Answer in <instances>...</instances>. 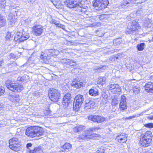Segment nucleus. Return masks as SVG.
<instances>
[{"label":"nucleus","instance_id":"1","mask_svg":"<svg viewBox=\"0 0 153 153\" xmlns=\"http://www.w3.org/2000/svg\"><path fill=\"white\" fill-rule=\"evenodd\" d=\"M81 2V0H68L67 2V6L70 8L77 7L78 11L85 13L87 11L88 7L86 6H83Z\"/></svg>","mask_w":153,"mask_h":153},{"label":"nucleus","instance_id":"2","mask_svg":"<svg viewBox=\"0 0 153 153\" xmlns=\"http://www.w3.org/2000/svg\"><path fill=\"white\" fill-rule=\"evenodd\" d=\"M44 133V129L38 126H31L27 128L26 131V134L31 137L42 135Z\"/></svg>","mask_w":153,"mask_h":153},{"label":"nucleus","instance_id":"3","mask_svg":"<svg viewBox=\"0 0 153 153\" xmlns=\"http://www.w3.org/2000/svg\"><path fill=\"white\" fill-rule=\"evenodd\" d=\"M100 135L95 134H92L89 131H85L83 133L77 137L78 141H81V140H87L92 139L94 137H99Z\"/></svg>","mask_w":153,"mask_h":153},{"label":"nucleus","instance_id":"4","mask_svg":"<svg viewBox=\"0 0 153 153\" xmlns=\"http://www.w3.org/2000/svg\"><path fill=\"white\" fill-rule=\"evenodd\" d=\"M108 4V0H96L93 6L96 10H100L105 8Z\"/></svg>","mask_w":153,"mask_h":153},{"label":"nucleus","instance_id":"5","mask_svg":"<svg viewBox=\"0 0 153 153\" xmlns=\"http://www.w3.org/2000/svg\"><path fill=\"white\" fill-rule=\"evenodd\" d=\"M7 88L14 92H19L23 90V86L18 83L10 82L6 83Z\"/></svg>","mask_w":153,"mask_h":153},{"label":"nucleus","instance_id":"6","mask_svg":"<svg viewBox=\"0 0 153 153\" xmlns=\"http://www.w3.org/2000/svg\"><path fill=\"white\" fill-rule=\"evenodd\" d=\"M84 100L83 96L78 95L75 97L73 109L76 111H78L80 107Z\"/></svg>","mask_w":153,"mask_h":153},{"label":"nucleus","instance_id":"7","mask_svg":"<svg viewBox=\"0 0 153 153\" xmlns=\"http://www.w3.org/2000/svg\"><path fill=\"white\" fill-rule=\"evenodd\" d=\"M49 96L50 99L53 102L58 101L61 97L60 93L56 89L51 90L49 93Z\"/></svg>","mask_w":153,"mask_h":153},{"label":"nucleus","instance_id":"8","mask_svg":"<svg viewBox=\"0 0 153 153\" xmlns=\"http://www.w3.org/2000/svg\"><path fill=\"white\" fill-rule=\"evenodd\" d=\"M29 37V35L28 33L23 34H22L21 33L17 32L16 33L14 39L15 41H18L19 42H23L26 40Z\"/></svg>","mask_w":153,"mask_h":153},{"label":"nucleus","instance_id":"9","mask_svg":"<svg viewBox=\"0 0 153 153\" xmlns=\"http://www.w3.org/2000/svg\"><path fill=\"white\" fill-rule=\"evenodd\" d=\"M140 28V27L137 22L133 21L131 23V25L128 32L129 34H135L137 31H138Z\"/></svg>","mask_w":153,"mask_h":153},{"label":"nucleus","instance_id":"10","mask_svg":"<svg viewBox=\"0 0 153 153\" xmlns=\"http://www.w3.org/2000/svg\"><path fill=\"white\" fill-rule=\"evenodd\" d=\"M32 29L34 34L37 36H40L44 31L43 27L40 25H38L33 26Z\"/></svg>","mask_w":153,"mask_h":153},{"label":"nucleus","instance_id":"11","mask_svg":"<svg viewBox=\"0 0 153 153\" xmlns=\"http://www.w3.org/2000/svg\"><path fill=\"white\" fill-rule=\"evenodd\" d=\"M88 119L94 122L101 123L105 121L106 119L102 116L95 115L89 116L88 117Z\"/></svg>","mask_w":153,"mask_h":153},{"label":"nucleus","instance_id":"12","mask_svg":"<svg viewBox=\"0 0 153 153\" xmlns=\"http://www.w3.org/2000/svg\"><path fill=\"white\" fill-rule=\"evenodd\" d=\"M108 89L112 90L111 92L114 94L117 93L121 91V89L119 85L116 84H111L108 86Z\"/></svg>","mask_w":153,"mask_h":153},{"label":"nucleus","instance_id":"13","mask_svg":"<svg viewBox=\"0 0 153 153\" xmlns=\"http://www.w3.org/2000/svg\"><path fill=\"white\" fill-rule=\"evenodd\" d=\"M9 98L10 101L16 103H18L20 105L22 103V100L20 99L18 95L16 94L10 95H9Z\"/></svg>","mask_w":153,"mask_h":153},{"label":"nucleus","instance_id":"14","mask_svg":"<svg viewBox=\"0 0 153 153\" xmlns=\"http://www.w3.org/2000/svg\"><path fill=\"white\" fill-rule=\"evenodd\" d=\"M127 136L125 133H122L118 135L116 137V140L120 143L126 142L127 140Z\"/></svg>","mask_w":153,"mask_h":153},{"label":"nucleus","instance_id":"15","mask_svg":"<svg viewBox=\"0 0 153 153\" xmlns=\"http://www.w3.org/2000/svg\"><path fill=\"white\" fill-rule=\"evenodd\" d=\"M119 107L121 110H124L127 108L126 97L124 96H122L121 97Z\"/></svg>","mask_w":153,"mask_h":153},{"label":"nucleus","instance_id":"16","mask_svg":"<svg viewBox=\"0 0 153 153\" xmlns=\"http://www.w3.org/2000/svg\"><path fill=\"white\" fill-rule=\"evenodd\" d=\"M151 141V139L145 138L141 137L140 143L143 147H147L149 146Z\"/></svg>","mask_w":153,"mask_h":153},{"label":"nucleus","instance_id":"17","mask_svg":"<svg viewBox=\"0 0 153 153\" xmlns=\"http://www.w3.org/2000/svg\"><path fill=\"white\" fill-rule=\"evenodd\" d=\"M61 62L63 64H65L70 66H75L76 65V62L72 59H64L61 60Z\"/></svg>","mask_w":153,"mask_h":153},{"label":"nucleus","instance_id":"18","mask_svg":"<svg viewBox=\"0 0 153 153\" xmlns=\"http://www.w3.org/2000/svg\"><path fill=\"white\" fill-rule=\"evenodd\" d=\"M136 0H124L121 6L123 8H126V7L131 6L132 4L135 3Z\"/></svg>","mask_w":153,"mask_h":153},{"label":"nucleus","instance_id":"19","mask_svg":"<svg viewBox=\"0 0 153 153\" xmlns=\"http://www.w3.org/2000/svg\"><path fill=\"white\" fill-rule=\"evenodd\" d=\"M145 88L147 92L153 93V82H149L146 83Z\"/></svg>","mask_w":153,"mask_h":153},{"label":"nucleus","instance_id":"20","mask_svg":"<svg viewBox=\"0 0 153 153\" xmlns=\"http://www.w3.org/2000/svg\"><path fill=\"white\" fill-rule=\"evenodd\" d=\"M71 85L73 87L79 88L83 86V84L81 81L75 79L71 83Z\"/></svg>","mask_w":153,"mask_h":153},{"label":"nucleus","instance_id":"21","mask_svg":"<svg viewBox=\"0 0 153 153\" xmlns=\"http://www.w3.org/2000/svg\"><path fill=\"white\" fill-rule=\"evenodd\" d=\"M8 19L9 25L11 26L14 25L16 21L15 16L10 13L9 15Z\"/></svg>","mask_w":153,"mask_h":153},{"label":"nucleus","instance_id":"22","mask_svg":"<svg viewBox=\"0 0 153 153\" xmlns=\"http://www.w3.org/2000/svg\"><path fill=\"white\" fill-rule=\"evenodd\" d=\"M95 102L92 100H87L86 101L85 108V110L93 108L95 105Z\"/></svg>","mask_w":153,"mask_h":153},{"label":"nucleus","instance_id":"23","mask_svg":"<svg viewBox=\"0 0 153 153\" xmlns=\"http://www.w3.org/2000/svg\"><path fill=\"white\" fill-rule=\"evenodd\" d=\"M46 53L48 54L49 56L51 55H57L59 53V51L55 49H49L45 50Z\"/></svg>","mask_w":153,"mask_h":153},{"label":"nucleus","instance_id":"24","mask_svg":"<svg viewBox=\"0 0 153 153\" xmlns=\"http://www.w3.org/2000/svg\"><path fill=\"white\" fill-rule=\"evenodd\" d=\"M53 5L58 9H61L63 7L60 0H50Z\"/></svg>","mask_w":153,"mask_h":153},{"label":"nucleus","instance_id":"25","mask_svg":"<svg viewBox=\"0 0 153 153\" xmlns=\"http://www.w3.org/2000/svg\"><path fill=\"white\" fill-rule=\"evenodd\" d=\"M11 143H12L11 142V145H9L10 149L15 151H18L20 150L21 149L20 144H14L13 145H12Z\"/></svg>","mask_w":153,"mask_h":153},{"label":"nucleus","instance_id":"26","mask_svg":"<svg viewBox=\"0 0 153 153\" xmlns=\"http://www.w3.org/2000/svg\"><path fill=\"white\" fill-rule=\"evenodd\" d=\"M72 145L70 143H66L62 146V148L64 149V150H61L59 152H65L66 151L65 150H67L69 151L70 149L72 148Z\"/></svg>","mask_w":153,"mask_h":153},{"label":"nucleus","instance_id":"27","mask_svg":"<svg viewBox=\"0 0 153 153\" xmlns=\"http://www.w3.org/2000/svg\"><path fill=\"white\" fill-rule=\"evenodd\" d=\"M89 93L91 95L94 96L99 95L98 90L97 89L91 88L89 90Z\"/></svg>","mask_w":153,"mask_h":153},{"label":"nucleus","instance_id":"28","mask_svg":"<svg viewBox=\"0 0 153 153\" xmlns=\"http://www.w3.org/2000/svg\"><path fill=\"white\" fill-rule=\"evenodd\" d=\"M152 135L151 132L150 131H146L145 134H142L141 135V137H142L145 138L147 139L148 138L151 139V137Z\"/></svg>","mask_w":153,"mask_h":153},{"label":"nucleus","instance_id":"29","mask_svg":"<svg viewBox=\"0 0 153 153\" xmlns=\"http://www.w3.org/2000/svg\"><path fill=\"white\" fill-rule=\"evenodd\" d=\"M42 151L41 147L38 146L36 147L32 150H30L29 153H36L38 152V153H40Z\"/></svg>","mask_w":153,"mask_h":153},{"label":"nucleus","instance_id":"30","mask_svg":"<svg viewBox=\"0 0 153 153\" xmlns=\"http://www.w3.org/2000/svg\"><path fill=\"white\" fill-rule=\"evenodd\" d=\"M11 141L12 143V145L14 144H20V142L17 138L14 137L10 139L9 141V145H11Z\"/></svg>","mask_w":153,"mask_h":153},{"label":"nucleus","instance_id":"31","mask_svg":"<svg viewBox=\"0 0 153 153\" xmlns=\"http://www.w3.org/2000/svg\"><path fill=\"white\" fill-rule=\"evenodd\" d=\"M71 95L70 93H67L63 97V100L65 101L71 102L70 99L71 98Z\"/></svg>","mask_w":153,"mask_h":153},{"label":"nucleus","instance_id":"32","mask_svg":"<svg viewBox=\"0 0 153 153\" xmlns=\"http://www.w3.org/2000/svg\"><path fill=\"white\" fill-rule=\"evenodd\" d=\"M6 21L4 18L0 15V27L5 25Z\"/></svg>","mask_w":153,"mask_h":153},{"label":"nucleus","instance_id":"33","mask_svg":"<svg viewBox=\"0 0 153 153\" xmlns=\"http://www.w3.org/2000/svg\"><path fill=\"white\" fill-rule=\"evenodd\" d=\"M106 77H100L99 79V82L100 84L102 85L106 82Z\"/></svg>","mask_w":153,"mask_h":153},{"label":"nucleus","instance_id":"34","mask_svg":"<svg viewBox=\"0 0 153 153\" xmlns=\"http://www.w3.org/2000/svg\"><path fill=\"white\" fill-rule=\"evenodd\" d=\"M133 92L135 94H138L140 91V88L139 86H136L134 87L133 88Z\"/></svg>","mask_w":153,"mask_h":153},{"label":"nucleus","instance_id":"35","mask_svg":"<svg viewBox=\"0 0 153 153\" xmlns=\"http://www.w3.org/2000/svg\"><path fill=\"white\" fill-rule=\"evenodd\" d=\"M144 43H141L140 44L138 45L137 46V48L139 51H142L143 50L144 48Z\"/></svg>","mask_w":153,"mask_h":153},{"label":"nucleus","instance_id":"36","mask_svg":"<svg viewBox=\"0 0 153 153\" xmlns=\"http://www.w3.org/2000/svg\"><path fill=\"white\" fill-rule=\"evenodd\" d=\"M48 56H49V55H48V54L46 53L45 51V53L42 52L40 57L42 59L45 60L47 59V57Z\"/></svg>","mask_w":153,"mask_h":153},{"label":"nucleus","instance_id":"37","mask_svg":"<svg viewBox=\"0 0 153 153\" xmlns=\"http://www.w3.org/2000/svg\"><path fill=\"white\" fill-rule=\"evenodd\" d=\"M16 63L14 62L11 63H8L7 64V66L9 68H11L13 67L16 66Z\"/></svg>","mask_w":153,"mask_h":153},{"label":"nucleus","instance_id":"38","mask_svg":"<svg viewBox=\"0 0 153 153\" xmlns=\"http://www.w3.org/2000/svg\"><path fill=\"white\" fill-rule=\"evenodd\" d=\"M70 103V102H68V101H65L63 100L62 101V105L63 107L65 108L68 107L69 105V104Z\"/></svg>","mask_w":153,"mask_h":153},{"label":"nucleus","instance_id":"39","mask_svg":"<svg viewBox=\"0 0 153 153\" xmlns=\"http://www.w3.org/2000/svg\"><path fill=\"white\" fill-rule=\"evenodd\" d=\"M16 57V56L13 53H10L7 56V58L9 59H14Z\"/></svg>","mask_w":153,"mask_h":153},{"label":"nucleus","instance_id":"40","mask_svg":"<svg viewBox=\"0 0 153 153\" xmlns=\"http://www.w3.org/2000/svg\"><path fill=\"white\" fill-rule=\"evenodd\" d=\"M100 24L99 22H95L90 25L89 26L90 27H93L95 26L98 27L100 26Z\"/></svg>","mask_w":153,"mask_h":153},{"label":"nucleus","instance_id":"41","mask_svg":"<svg viewBox=\"0 0 153 153\" xmlns=\"http://www.w3.org/2000/svg\"><path fill=\"white\" fill-rule=\"evenodd\" d=\"M107 15L105 14H102L100 15L99 18L100 20H102L104 19H106L107 17Z\"/></svg>","mask_w":153,"mask_h":153},{"label":"nucleus","instance_id":"42","mask_svg":"<svg viewBox=\"0 0 153 153\" xmlns=\"http://www.w3.org/2000/svg\"><path fill=\"white\" fill-rule=\"evenodd\" d=\"M5 92V89L4 88L0 86V96L2 95Z\"/></svg>","mask_w":153,"mask_h":153},{"label":"nucleus","instance_id":"43","mask_svg":"<svg viewBox=\"0 0 153 153\" xmlns=\"http://www.w3.org/2000/svg\"><path fill=\"white\" fill-rule=\"evenodd\" d=\"M102 97L105 100H106L108 97V95L106 94L105 92H103L101 94Z\"/></svg>","mask_w":153,"mask_h":153},{"label":"nucleus","instance_id":"44","mask_svg":"<svg viewBox=\"0 0 153 153\" xmlns=\"http://www.w3.org/2000/svg\"><path fill=\"white\" fill-rule=\"evenodd\" d=\"M145 127L149 128H153V123H150L145 124Z\"/></svg>","mask_w":153,"mask_h":153},{"label":"nucleus","instance_id":"45","mask_svg":"<svg viewBox=\"0 0 153 153\" xmlns=\"http://www.w3.org/2000/svg\"><path fill=\"white\" fill-rule=\"evenodd\" d=\"M11 36V34L10 32H8L6 35V36H5L6 39L7 40H9L10 39V38Z\"/></svg>","mask_w":153,"mask_h":153},{"label":"nucleus","instance_id":"46","mask_svg":"<svg viewBox=\"0 0 153 153\" xmlns=\"http://www.w3.org/2000/svg\"><path fill=\"white\" fill-rule=\"evenodd\" d=\"M99 129V128L97 127H93V128H90L89 130H87L86 131H89L90 132V133H91V131H95L96 130H98Z\"/></svg>","mask_w":153,"mask_h":153},{"label":"nucleus","instance_id":"47","mask_svg":"<svg viewBox=\"0 0 153 153\" xmlns=\"http://www.w3.org/2000/svg\"><path fill=\"white\" fill-rule=\"evenodd\" d=\"M120 39H115L114 40L113 43H115L117 45L119 44L120 43Z\"/></svg>","mask_w":153,"mask_h":153},{"label":"nucleus","instance_id":"48","mask_svg":"<svg viewBox=\"0 0 153 153\" xmlns=\"http://www.w3.org/2000/svg\"><path fill=\"white\" fill-rule=\"evenodd\" d=\"M104 149L102 148H100L96 152V153H105L104 152Z\"/></svg>","mask_w":153,"mask_h":153},{"label":"nucleus","instance_id":"49","mask_svg":"<svg viewBox=\"0 0 153 153\" xmlns=\"http://www.w3.org/2000/svg\"><path fill=\"white\" fill-rule=\"evenodd\" d=\"M117 103H118V102L115 99H113L111 102V104L113 105H116Z\"/></svg>","mask_w":153,"mask_h":153},{"label":"nucleus","instance_id":"50","mask_svg":"<svg viewBox=\"0 0 153 153\" xmlns=\"http://www.w3.org/2000/svg\"><path fill=\"white\" fill-rule=\"evenodd\" d=\"M17 80L19 81H24L25 80V78L24 76H20L18 78Z\"/></svg>","mask_w":153,"mask_h":153},{"label":"nucleus","instance_id":"51","mask_svg":"<svg viewBox=\"0 0 153 153\" xmlns=\"http://www.w3.org/2000/svg\"><path fill=\"white\" fill-rule=\"evenodd\" d=\"M78 128L79 131H82L85 128V126H78Z\"/></svg>","mask_w":153,"mask_h":153},{"label":"nucleus","instance_id":"52","mask_svg":"<svg viewBox=\"0 0 153 153\" xmlns=\"http://www.w3.org/2000/svg\"><path fill=\"white\" fill-rule=\"evenodd\" d=\"M51 23L54 24L56 25H57L58 24V22H59V21H57L55 20L52 19L51 20Z\"/></svg>","mask_w":153,"mask_h":153},{"label":"nucleus","instance_id":"53","mask_svg":"<svg viewBox=\"0 0 153 153\" xmlns=\"http://www.w3.org/2000/svg\"><path fill=\"white\" fill-rule=\"evenodd\" d=\"M32 146V144L31 143H28L27 144V147L28 149V150L27 151L29 153V151L30 150L29 148L30 147H31Z\"/></svg>","mask_w":153,"mask_h":153},{"label":"nucleus","instance_id":"54","mask_svg":"<svg viewBox=\"0 0 153 153\" xmlns=\"http://www.w3.org/2000/svg\"><path fill=\"white\" fill-rule=\"evenodd\" d=\"M149 120H153V115L148 116L146 117Z\"/></svg>","mask_w":153,"mask_h":153},{"label":"nucleus","instance_id":"55","mask_svg":"<svg viewBox=\"0 0 153 153\" xmlns=\"http://www.w3.org/2000/svg\"><path fill=\"white\" fill-rule=\"evenodd\" d=\"M74 132H79L78 126H76L74 128Z\"/></svg>","mask_w":153,"mask_h":153},{"label":"nucleus","instance_id":"56","mask_svg":"<svg viewBox=\"0 0 153 153\" xmlns=\"http://www.w3.org/2000/svg\"><path fill=\"white\" fill-rule=\"evenodd\" d=\"M4 0H0V7H1L2 5L4 6Z\"/></svg>","mask_w":153,"mask_h":153},{"label":"nucleus","instance_id":"57","mask_svg":"<svg viewBox=\"0 0 153 153\" xmlns=\"http://www.w3.org/2000/svg\"><path fill=\"white\" fill-rule=\"evenodd\" d=\"M142 11V9H140L138 10L137 12V14H141V11Z\"/></svg>","mask_w":153,"mask_h":153},{"label":"nucleus","instance_id":"58","mask_svg":"<svg viewBox=\"0 0 153 153\" xmlns=\"http://www.w3.org/2000/svg\"><path fill=\"white\" fill-rule=\"evenodd\" d=\"M135 116H131L128 117H126L125 118V119L127 120V119H132L133 118H134L135 117Z\"/></svg>","mask_w":153,"mask_h":153},{"label":"nucleus","instance_id":"59","mask_svg":"<svg viewBox=\"0 0 153 153\" xmlns=\"http://www.w3.org/2000/svg\"><path fill=\"white\" fill-rule=\"evenodd\" d=\"M4 60L3 59L0 60V67L2 66V65L3 64Z\"/></svg>","mask_w":153,"mask_h":153},{"label":"nucleus","instance_id":"60","mask_svg":"<svg viewBox=\"0 0 153 153\" xmlns=\"http://www.w3.org/2000/svg\"><path fill=\"white\" fill-rule=\"evenodd\" d=\"M139 0V2H138V3H141L144 2L145 1H147V0Z\"/></svg>","mask_w":153,"mask_h":153},{"label":"nucleus","instance_id":"61","mask_svg":"<svg viewBox=\"0 0 153 153\" xmlns=\"http://www.w3.org/2000/svg\"><path fill=\"white\" fill-rule=\"evenodd\" d=\"M60 27L63 29H64L65 28V26L62 25V24L60 25Z\"/></svg>","mask_w":153,"mask_h":153},{"label":"nucleus","instance_id":"62","mask_svg":"<svg viewBox=\"0 0 153 153\" xmlns=\"http://www.w3.org/2000/svg\"><path fill=\"white\" fill-rule=\"evenodd\" d=\"M152 24L151 22L147 26V27H150L151 26V25Z\"/></svg>","mask_w":153,"mask_h":153},{"label":"nucleus","instance_id":"63","mask_svg":"<svg viewBox=\"0 0 153 153\" xmlns=\"http://www.w3.org/2000/svg\"><path fill=\"white\" fill-rule=\"evenodd\" d=\"M61 24H60L59 22L57 25H56V26H57L58 27H60V25H61Z\"/></svg>","mask_w":153,"mask_h":153},{"label":"nucleus","instance_id":"64","mask_svg":"<svg viewBox=\"0 0 153 153\" xmlns=\"http://www.w3.org/2000/svg\"><path fill=\"white\" fill-rule=\"evenodd\" d=\"M27 1L29 2L30 3L33 1V0H27Z\"/></svg>","mask_w":153,"mask_h":153}]
</instances>
